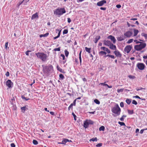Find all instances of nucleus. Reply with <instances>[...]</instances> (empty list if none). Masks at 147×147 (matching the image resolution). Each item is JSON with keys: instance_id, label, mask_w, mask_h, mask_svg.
Returning <instances> with one entry per match:
<instances>
[{"instance_id": "f257e3e1", "label": "nucleus", "mask_w": 147, "mask_h": 147, "mask_svg": "<svg viewBox=\"0 0 147 147\" xmlns=\"http://www.w3.org/2000/svg\"><path fill=\"white\" fill-rule=\"evenodd\" d=\"M53 67L52 65H48L45 67L43 68V71L45 74L48 76L50 73L53 71Z\"/></svg>"}, {"instance_id": "f03ea898", "label": "nucleus", "mask_w": 147, "mask_h": 147, "mask_svg": "<svg viewBox=\"0 0 147 147\" xmlns=\"http://www.w3.org/2000/svg\"><path fill=\"white\" fill-rule=\"evenodd\" d=\"M37 57L40 59L42 61H46L47 60V54L42 52H38L35 54Z\"/></svg>"}, {"instance_id": "7ed1b4c3", "label": "nucleus", "mask_w": 147, "mask_h": 147, "mask_svg": "<svg viewBox=\"0 0 147 147\" xmlns=\"http://www.w3.org/2000/svg\"><path fill=\"white\" fill-rule=\"evenodd\" d=\"M54 14L57 16H60L66 12L64 8H57L53 11Z\"/></svg>"}, {"instance_id": "20e7f679", "label": "nucleus", "mask_w": 147, "mask_h": 147, "mask_svg": "<svg viewBox=\"0 0 147 147\" xmlns=\"http://www.w3.org/2000/svg\"><path fill=\"white\" fill-rule=\"evenodd\" d=\"M112 112L117 115H119L121 112V109L119 105L116 104L114 107L111 109Z\"/></svg>"}, {"instance_id": "39448f33", "label": "nucleus", "mask_w": 147, "mask_h": 147, "mask_svg": "<svg viewBox=\"0 0 147 147\" xmlns=\"http://www.w3.org/2000/svg\"><path fill=\"white\" fill-rule=\"evenodd\" d=\"M139 45H136L134 47V48L136 50L139 51L144 48L146 46L145 43L141 42Z\"/></svg>"}, {"instance_id": "423d86ee", "label": "nucleus", "mask_w": 147, "mask_h": 147, "mask_svg": "<svg viewBox=\"0 0 147 147\" xmlns=\"http://www.w3.org/2000/svg\"><path fill=\"white\" fill-rule=\"evenodd\" d=\"M145 65L142 63H138L137 64V66L138 69L140 70H143L145 67Z\"/></svg>"}, {"instance_id": "0eeeda50", "label": "nucleus", "mask_w": 147, "mask_h": 147, "mask_svg": "<svg viewBox=\"0 0 147 147\" xmlns=\"http://www.w3.org/2000/svg\"><path fill=\"white\" fill-rule=\"evenodd\" d=\"M6 85L9 88H11L13 87V83L10 80H8L6 82Z\"/></svg>"}, {"instance_id": "6e6552de", "label": "nucleus", "mask_w": 147, "mask_h": 147, "mask_svg": "<svg viewBox=\"0 0 147 147\" xmlns=\"http://www.w3.org/2000/svg\"><path fill=\"white\" fill-rule=\"evenodd\" d=\"M132 48V46L131 45H128L125 48L124 51L127 53H128L131 50Z\"/></svg>"}, {"instance_id": "1a4fd4ad", "label": "nucleus", "mask_w": 147, "mask_h": 147, "mask_svg": "<svg viewBox=\"0 0 147 147\" xmlns=\"http://www.w3.org/2000/svg\"><path fill=\"white\" fill-rule=\"evenodd\" d=\"M133 34V32L128 31L124 33V36L127 38L130 37Z\"/></svg>"}, {"instance_id": "9d476101", "label": "nucleus", "mask_w": 147, "mask_h": 147, "mask_svg": "<svg viewBox=\"0 0 147 147\" xmlns=\"http://www.w3.org/2000/svg\"><path fill=\"white\" fill-rule=\"evenodd\" d=\"M107 1L105 0H102L98 2L97 3V5L99 6H102L104 4L106 3Z\"/></svg>"}, {"instance_id": "9b49d317", "label": "nucleus", "mask_w": 147, "mask_h": 147, "mask_svg": "<svg viewBox=\"0 0 147 147\" xmlns=\"http://www.w3.org/2000/svg\"><path fill=\"white\" fill-rule=\"evenodd\" d=\"M117 39L118 41L120 42L124 40L125 39V37L124 35H121L120 36L118 37Z\"/></svg>"}, {"instance_id": "f8f14e48", "label": "nucleus", "mask_w": 147, "mask_h": 147, "mask_svg": "<svg viewBox=\"0 0 147 147\" xmlns=\"http://www.w3.org/2000/svg\"><path fill=\"white\" fill-rule=\"evenodd\" d=\"M108 38L110 39L112 41H113L114 43H115L116 41V40L115 39V37L112 35H110L108 37Z\"/></svg>"}, {"instance_id": "ddd939ff", "label": "nucleus", "mask_w": 147, "mask_h": 147, "mask_svg": "<svg viewBox=\"0 0 147 147\" xmlns=\"http://www.w3.org/2000/svg\"><path fill=\"white\" fill-rule=\"evenodd\" d=\"M38 14V12H36L35 14H33L32 16L31 19L32 20L34 19H38L39 18Z\"/></svg>"}, {"instance_id": "4468645a", "label": "nucleus", "mask_w": 147, "mask_h": 147, "mask_svg": "<svg viewBox=\"0 0 147 147\" xmlns=\"http://www.w3.org/2000/svg\"><path fill=\"white\" fill-rule=\"evenodd\" d=\"M112 43L109 40H105L104 41V44L105 45L109 46Z\"/></svg>"}, {"instance_id": "2eb2a0df", "label": "nucleus", "mask_w": 147, "mask_h": 147, "mask_svg": "<svg viewBox=\"0 0 147 147\" xmlns=\"http://www.w3.org/2000/svg\"><path fill=\"white\" fill-rule=\"evenodd\" d=\"M110 49L113 50H116V47L115 45H114L112 43L109 46Z\"/></svg>"}, {"instance_id": "dca6fc26", "label": "nucleus", "mask_w": 147, "mask_h": 147, "mask_svg": "<svg viewBox=\"0 0 147 147\" xmlns=\"http://www.w3.org/2000/svg\"><path fill=\"white\" fill-rule=\"evenodd\" d=\"M114 53L115 55L117 57L121 56V54L118 51H114Z\"/></svg>"}, {"instance_id": "f3484780", "label": "nucleus", "mask_w": 147, "mask_h": 147, "mask_svg": "<svg viewBox=\"0 0 147 147\" xmlns=\"http://www.w3.org/2000/svg\"><path fill=\"white\" fill-rule=\"evenodd\" d=\"M69 141V140L67 139H64L61 142V144H65L66 143Z\"/></svg>"}, {"instance_id": "a211bd4d", "label": "nucleus", "mask_w": 147, "mask_h": 147, "mask_svg": "<svg viewBox=\"0 0 147 147\" xmlns=\"http://www.w3.org/2000/svg\"><path fill=\"white\" fill-rule=\"evenodd\" d=\"M21 109L22 110V112L23 113H24L25 111V110L26 109H28L27 108L26 106H25L21 107Z\"/></svg>"}, {"instance_id": "6ab92c4d", "label": "nucleus", "mask_w": 147, "mask_h": 147, "mask_svg": "<svg viewBox=\"0 0 147 147\" xmlns=\"http://www.w3.org/2000/svg\"><path fill=\"white\" fill-rule=\"evenodd\" d=\"M133 31L134 33L133 36H136L139 32V31L138 30L135 29L133 30Z\"/></svg>"}, {"instance_id": "aec40b11", "label": "nucleus", "mask_w": 147, "mask_h": 147, "mask_svg": "<svg viewBox=\"0 0 147 147\" xmlns=\"http://www.w3.org/2000/svg\"><path fill=\"white\" fill-rule=\"evenodd\" d=\"M89 124L87 122V121H86L84 122V127L85 128H87L89 125Z\"/></svg>"}, {"instance_id": "412c9836", "label": "nucleus", "mask_w": 147, "mask_h": 147, "mask_svg": "<svg viewBox=\"0 0 147 147\" xmlns=\"http://www.w3.org/2000/svg\"><path fill=\"white\" fill-rule=\"evenodd\" d=\"M100 36H96V38H95V40L94 41V42L95 43H96L98 40L100 39Z\"/></svg>"}, {"instance_id": "4be33fe9", "label": "nucleus", "mask_w": 147, "mask_h": 147, "mask_svg": "<svg viewBox=\"0 0 147 147\" xmlns=\"http://www.w3.org/2000/svg\"><path fill=\"white\" fill-rule=\"evenodd\" d=\"M57 69L58 71H59L61 72H63V69L60 68L58 65L57 66Z\"/></svg>"}, {"instance_id": "5701e85b", "label": "nucleus", "mask_w": 147, "mask_h": 147, "mask_svg": "<svg viewBox=\"0 0 147 147\" xmlns=\"http://www.w3.org/2000/svg\"><path fill=\"white\" fill-rule=\"evenodd\" d=\"M107 53L106 52L103 51H101L99 53V54L101 56H102L104 55H106Z\"/></svg>"}, {"instance_id": "b1692460", "label": "nucleus", "mask_w": 147, "mask_h": 147, "mask_svg": "<svg viewBox=\"0 0 147 147\" xmlns=\"http://www.w3.org/2000/svg\"><path fill=\"white\" fill-rule=\"evenodd\" d=\"M86 51L89 53H90L91 52V49L90 48H88L87 47L85 48Z\"/></svg>"}, {"instance_id": "393cba45", "label": "nucleus", "mask_w": 147, "mask_h": 147, "mask_svg": "<svg viewBox=\"0 0 147 147\" xmlns=\"http://www.w3.org/2000/svg\"><path fill=\"white\" fill-rule=\"evenodd\" d=\"M49 34L48 33H47L46 34H44L40 35V38H41L42 37H46Z\"/></svg>"}, {"instance_id": "a878e982", "label": "nucleus", "mask_w": 147, "mask_h": 147, "mask_svg": "<svg viewBox=\"0 0 147 147\" xmlns=\"http://www.w3.org/2000/svg\"><path fill=\"white\" fill-rule=\"evenodd\" d=\"M126 102L127 104L129 105L131 102V99L127 98L126 100Z\"/></svg>"}, {"instance_id": "bb28decb", "label": "nucleus", "mask_w": 147, "mask_h": 147, "mask_svg": "<svg viewBox=\"0 0 147 147\" xmlns=\"http://www.w3.org/2000/svg\"><path fill=\"white\" fill-rule=\"evenodd\" d=\"M105 127L104 126H102L100 127L99 128V130L100 131H104L105 130Z\"/></svg>"}, {"instance_id": "cd10ccee", "label": "nucleus", "mask_w": 147, "mask_h": 147, "mask_svg": "<svg viewBox=\"0 0 147 147\" xmlns=\"http://www.w3.org/2000/svg\"><path fill=\"white\" fill-rule=\"evenodd\" d=\"M141 35L143 36H144L145 39H147V34L142 33L141 34Z\"/></svg>"}, {"instance_id": "c85d7f7f", "label": "nucleus", "mask_w": 147, "mask_h": 147, "mask_svg": "<svg viewBox=\"0 0 147 147\" xmlns=\"http://www.w3.org/2000/svg\"><path fill=\"white\" fill-rule=\"evenodd\" d=\"M94 102L97 104L99 105L100 104V101L97 99H95L94 100Z\"/></svg>"}, {"instance_id": "c756f323", "label": "nucleus", "mask_w": 147, "mask_h": 147, "mask_svg": "<svg viewBox=\"0 0 147 147\" xmlns=\"http://www.w3.org/2000/svg\"><path fill=\"white\" fill-rule=\"evenodd\" d=\"M64 52H65V56L66 57H67L69 55V52L68 51H67V50H65L64 51Z\"/></svg>"}, {"instance_id": "7c9ffc66", "label": "nucleus", "mask_w": 147, "mask_h": 147, "mask_svg": "<svg viewBox=\"0 0 147 147\" xmlns=\"http://www.w3.org/2000/svg\"><path fill=\"white\" fill-rule=\"evenodd\" d=\"M127 111L128 114L129 115H132L134 113V111L133 110H128Z\"/></svg>"}, {"instance_id": "2f4dec72", "label": "nucleus", "mask_w": 147, "mask_h": 147, "mask_svg": "<svg viewBox=\"0 0 147 147\" xmlns=\"http://www.w3.org/2000/svg\"><path fill=\"white\" fill-rule=\"evenodd\" d=\"M73 104L71 103L70 104V105H69V107L68 108V111H69L70 110V109H73Z\"/></svg>"}, {"instance_id": "473e14b6", "label": "nucleus", "mask_w": 147, "mask_h": 147, "mask_svg": "<svg viewBox=\"0 0 147 147\" xmlns=\"http://www.w3.org/2000/svg\"><path fill=\"white\" fill-rule=\"evenodd\" d=\"M124 90L123 88H122L121 89H118L117 90V92L118 93H120L122 92Z\"/></svg>"}, {"instance_id": "72a5a7b5", "label": "nucleus", "mask_w": 147, "mask_h": 147, "mask_svg": "<svg viewBox=\"0 0 147 147\" xmlns=\"http://www.w3.org/2000/svg\"><path fill=\"white\" fill-rule=\"evenodd\" d=\"M89 125V124H94V122L91 120H88L87 121Z\"/></svg>"}, {"instance_id": "f704fd0d", "label": "nucleus", "mask_w": 147, "mask_h": 147, "mask_svg": "<svg viewBox=\"0 0 147 147\" xmlns=\"http://www.w3.org/2000/svg\"><path fill=\"white\" fill-rule=\"evenodd\" d=\"M15 100V99L14 97H13L12 98H11V99L10 100V102L11 103V104L13 105V101Z\"/></svg>"}, {"instance_id": "c9c22d12", "label": "nucleus", "mask_w": 147, "mask_h": 147, "mask_svg": "<svg viewBox=\"0 0 147 147\" xmlns=\"http://www.w3.org/2000/svg\"><path fill=\"white\" fill-rule=\"evenodd\" d=\"M126 117V116L125 115H123L122 117L120 118V120L121 121H123L124 120V117Z\"/></svg>"}, {"instance_id": "e433bc0d", "label": "nucleus", "mask_w": 147, "mask_h": 147, "mask_svg": "<svg viewBox=\"0 0 147 147\" xmlns=\"http://www.w3.org/2000/svg\"><path fill=\"white\" fill-rule=\"evenodd\" d=\"M97 141V139L96 138H92L91 139H90V141L91 142V141Z\"/></svg>"}, {"instance_id": "4c0bfd02", "label": "nucleus", "mask_w": 147, "mask_h": 147, "mask_svg": "<svg viewBox=\"0 0 147 147\" xmlns=\"http://www.w3.org/2000/svg\"><path fill=\"white\" fill-rule=\"evenodd\" d=\"M59 77L60 78L59 79H61L62 80H63L64 78V76L63 75L61 74H60L59 75Z\"/></svg>"}, {"instance_id": "58836bf2", "label": "nucleus", "mask_w": 147, "mask_h": 147, "mask_svg": "<svg viewBox=\"0 0 147 147\" xmlns=\"http://www.w3.org/2000/svg\"><path fill=\"white\" fill-rule=\"evenodd\" d=\"M60 51V47H59L58 48H55L53 50V51Z\"/></svg>"}, {"instance_id": "ea45409f", "label": "nucleus", "mask_w": 147, "mask_h": 147, "mask_svg": "<svg viewBox=\"0 0 147 147\" xmlns=\"http://www.w3.org/2000/svg\"><path fill=\"white\" fill-rule=\"evenodd\" d=\"M21 98L22 99H24L26 101L30 99L29 98H26L23 95H22L21 96Z\"/></svg>"}, {"instance_id": "a19ab883", "label": "nucleus", "mask_w": 147, "mask_h": 147, "mask_svg": "<svg viewBox=\"0 0 147 147\" xmlns=\"http://www.w3.org/2000/svg\"><path fill=\"white\" fill-rule=\"evenodd\" d=\"M118 123L120 124L121 126H125V123L123 122H121L119 121L118 122Z\"/></svg>"}, {"instance_id": "79ce46f5", "label": "nucleus", "mask_w": 147, "mask_h": 147, "mask_svg": "<svg viewBox=\"0 0 147 147\" xmlns=\"http://www.w3.org/2000/svg\"><path fill=\"white\" fill-rule=\"evenodd\" d=\"M133 40H134L133 39H130L127 41V43H129V44L130 43L132 42L133 41Z\"/></svg>"}, {"instance_id": "37998d69", "label": "nucleus", "mask_w": 147, "mask_h": 147, "mask_svg": "<svg viewBox=\"0 0 147 147\" xmlns=\"http://www.w3.org/2000/svg\"><path fill=\"white\" fill-rule=\"evenodd\" d=\"M33 143L34 145H37L38 144V142L36 140H33Z\"/></svg>"}, {"instance_id": "c03bdc74", "label": "nucleus", "mask_w": 147, "mask_h": 147, "mask_svg": "<svg viewBox=\"0 0 147 147\" xmlns=\"http://www.w3.org/2000/svg\"><path fill=\"white\" fill-rule=\"evenodd\" d=\"M29 0H23L22 1H23V3H24V5H26V4L29 1Z\"/></svg>"}, {"instance_id": "a18cd8bd", "label": "nucleus", "mask_w": 147, "mask_h": 147, "mask_svg": "<svg viewBox=\"0 0 147 147\" xmlns=\"http://www.w3.org/2000/svg\"><path fill=\"white\" fill-rule=\"evenodd\" d=\"M68 32V30L67 29L64 30L63 32V34H67Z\"/></svg>"}, {"instance_id": "49530a36", "label": "nucleus", "mask_w": 147, "mask_h": 147, "mask_svg": "<svg viewBox=\"0 0 147 147\" xmlns=\"http://www.w3.org/2000/svg\"><path fill=\"white\" fill-rule=\"evenodd\" d=\"M56 31H57V32H59L58 35L57 36H58L59 37L60 36V35L61 30H59V29H57L56 30Z\"/></svg>"}, {"instance_id": "de8ad7c7", "label": "nucleus", "mask_w": 147, "mask_h": 147, "mask_svg": "<svg viewBox=\"0 0 147 147\" xmlns=\"http://www.w3.org/2000/svg\"><path fill=\"white\" fill-rule=\"evenodd\" d=\"M72 115H73V116L74 117V120H76V115H75V114L74 113H72Z\"/></svg>"}, {"instance_id": "09e8293b", "label": "nucleus", "mask_w": 147, "mask_h": 147, "mask_svg": "<svg viewBox=\"0 0 147 147\" xmlns=\"http://www.w3.org/2000/svg\"><path fill=\"white\" fill-rule=\"evenodd\" d=\"M102 144L101 143H99L98 144L96 145V146L97 147H100L102 146Z\"/></svg>"}, {"instance_id": "8fccbe9b", "label": "nucleus", "mask_w": 147, "mask_h": 147, "mask_svg": "<svg viewBox=\"0 0 147 147\" xmlns=\"http://www.w3.org/2000/svg\"><path fill=\"white\" fill-rule=\"evenodd\" d=\"M132 103L135 105H137L138 104L137 102L135 100H133L132 102Z\"/></svg>"}, {"instance_id": "3c124183", "label": "nucleus", "mask_w": 147, "mask_h": 147, "mask_svg": "<svg viewBox=\"0 0 147 147\" xmlns=\"http://www.w3.org/2000/svg\"><path fill=\"white\" fill-rule=\"evenodd\" d=\"M8 42H6L5 43V48L6 49H7V48L8 49L9 48V47H7L8 45Z\"/></svg>"}, {"instance_id": "603ef678", "label": "nucleus", "mask_w": 147, "mask_h": 147, "mask_svg": "<svg viewBox=\"0 0 147 147\" xmlns=\"http://www.w3.org/2000/svg\"><path fill=\"white\" fill-rule=\"evenodd\" d=\"M129 78L131 79H134L135 78V77L131 75H129L128 76Z\"/></svg>"}, {"instance_id": "864d4df0", "label": "nucleus", "mask_w": 147, "mask_h": 147, "mask_svg": "<svg viewBox=\"0 0 147 147\" xmlns=\"http://www.w3.org/2000/svg\"><path fill=\"white\" fill-rule=\"evenodd\" d=\"M31 52V51H29V50H28L25 52V54L27 56H28L29 55V53Z\"/></svg>"}, {"instance_id": "5fc2aeb1", "label": "nucleus", "mask_w": 147, "mask_h": 147, "mask_svg": "<svg viewBox=\"0 0 147 147\" xmlns=\"http://www.w3.org/2000/svg\"><path fill=\"white\" fill-rule=\"evenodd\" d=\"M105 51H107L108 53L109 54L111 53V51L108 48H106L105 50Z\"/></svg>"}, {"instance_id": "6e6d98bb", "label": "nucleus", "mask_w": 147, "mask_h": 147, "mask_svg": "<svg viewBox=\"0 0 147 147\" xmlns=\"http://www.w3.org/2000/svg\"><path fill=\"white\" fill-rule=\"evenodd\" d=\"M106 49V48L104 47H100L101 49L103 50L104 51H105Z\"/></svg>"}, {"instance_id": "4d7b16f0", "label": "nucleus", "mask_w": 147, "mask_h": 147, "mask_svg": "<svg viewBox=\"0 0 147 147\" xmlns=\"http://www.w3.org/2000/svg\"><path fill=\"white\" fill-rule=\"evenodd\" d=\"M61 56L62 57L63 59L64 60L65 59V56L63 54H61Z\"/></svg>"}, {"instance_id": "13d9d810", "label": "nucleus", "mask_w": 147, "mask_h": 147, "mask_svg": "<svg viewBox=\"0 0 147 147\" xmlns=\"http://www.w3.org/2000/svg\"><path fill=\"white\" fill-rule=\"evenodd\" d=\"M120 106L121 107H124L123 103V102H121L120 103Z\"/></svg>"}, {"instance_id": "bf43d9fd", "label": "nucleus", "mask_w": 147, "mask_h": 147, "mask_svg": "<svg viewBox=\"0 0 147 147\" xmlns=\"http://www.w3.org/2000/svg\"><path fill=\"white\" fill-rule=\"evenodd\" d=\"M79 60H80V65H81L82 58H81V56H79Z\"/></svg>"}, {"instance_id": "052dcab7", "label": "nucleus", "mask_w": 147, "mask_h": 147, "mask_svg": "<svg viewBox=\"0 0 147 147\" xmlns=\"http://www.w3.org/2000/svg\"><path fill=\"white\" fill-rule=\"evenodd\" d=\"M116 7L117 8H120L121 7V5H120L118 4L116 5Z\"/></svg>"}, {"instance_id": "680f3d73", "label": "nucleus", "mask_w": 147, "mask_h": 147, "mask_svg": "<svg viewBox=\"0 0 147 147\" xmlns=\"http://www.w3.org/2000/svg\"><path fill=\"white\" fill-rule=\"evenodd\" d=\"M134 42H136V44H138V43H140L141 42L138 41V40H134Z\"/></svg>"}, {"instance_id": "e2e57ef3", "label": "nucleus", "mask_w": 147, "mask_h": 147, "mask_svg": "<svg viewBox=\"0 0 147 147\" xmlns=\"http://www.w3.org/2000/svg\"><path fill=\"white\" fill-rule=\"evenodd\" d=\"M5 75L7 77L9 76V72L8 71H7L6 72V73Z\"/></svg>"}, {"instance_id": "0e129e2a", "label": "nucleus", "mask_w": 147, "mask_h": 147, "mask_svg": "<svg viewBox=\"0 0 147 147\" xmlns=\"http://www.w3.org/2000/svg\"><path fill=\"white\" fill-rule=\"evenodd\" d=\"M100 9L102 10H105L106 9V8L105 7H101L100 8Z\"/></svg>"}, {"instance_id": "69168bd1", "label": "nucleus", "mask_w": 147, "mask_h": 147, "mask_svg": "<svg viewBox=\"0 0 147 147\" xmlns=\"http://www.w3.org/2000/svg\"><path fill=\"white\" fill-rule=\"evenodd\" d=\"M76 99H75L73 103H72L73 104V105H74V106H75L76 105Z\"/></svg>"}, {"instance_id": "338daca9", "label": "nucleus", "mask_w": 147, "mask_h": 147, "mask_svg": "<svg viewBox=\"0 0 147 147\" xmlns=\"http://www.w3.org/2000/svg\"><path fill=\"white\" fill-rule=\"evenodd\" d=\"M11 147H15V145L14 143H11Z\"/></svg>"}, {"instance_id": "774afa93", "label": "nucleus", "mask_w": 147, "mask_h": 147, "mask_svg": "<svg viewBox=\"0 0 147 147\" xmlns=\"http://www.w3.org/2000/svg\"><path fill=\"white\" fill-rule=\"evenodd\" d=\"M71 21V20L70 18H67V22L68 23H70Z\"/></svg>"}]
</instances>
